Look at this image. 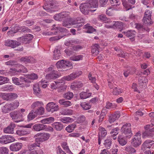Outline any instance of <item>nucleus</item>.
<instances>
[{
	"instance_id": "1",
	"label": "nucleus",
	"mask_w": 154,
	"mask_h": 154,
	"mask_svg": "<svg viewBox=\"0 0 154 154\" xmlns=\"http://www.w3.org/2000/svg\"><path fill=\"white\" fill-rule=\"evenodd\" d=\"M51 134L48 133L43 132L38 133L33 137L36 143L40 144V143L48 140L50 137Z\"/></svg>"
},
{
	"instance_id": "2",
	"label": "nucleus",
	"mask_w": 154,
	"mask_h": 154,
	"mask_svg": "<svg viewBox=\"0 0 154 154\" xmlns=\"http://www.w3.org/2000/svg\"><path fill=\"white\" fill-rule=\"evenodd\" d=\"M84 21V20L83 19H82L80 20H78L76 21L69 22L64 21L63 22L62 25L63 26L68 28L71 27V26L72 25H74V27H80L82 26V23Z\"/></svg>"
},
{
	"instance_id": "3",
	"label": "nucleus",
	"mask_w": 154,
	"mask_h": 154,
	"mask_svg": "<svg viewBox=\"0 0 154 154\" xmlns=\"http://www.w3.org/2000/svg\"><path fill=\"white\" fill-rule=\"evenodd\" d=\"M131 124L130 123H126L121 128V132L125 137L130 138L132 135L131 130Z\"/></svg>"
},
{
	"instance_id": "4",
	"label": "nucleus",
	"mask_w": 154,
	"mask_h": 154,
	"mask_svg": "<svg viewBox=\"0 0 154 154\" xmlns=\"http://www.w3.org/2000/svg\"><path fill=\"white\" fill-rule=\"evenodd\" d=\"M91 8V5L89 3H87L82 4L80 6L81 11L83 14L85 15L88 14L89 11L93 12L96 10V9L91 10L90 9Z\"/></svg>"
},
{
	"instance_id": "5",
	"label": "nucleus",
	"mask_w": 154,
	"mask_h": 154,
	"mask_svg": "<svg viewBox=\"0 0 154 154\" xmlns=\"http://www.w3.org/2000/svg\"><path fill=\"white\" fill-rule=\"evenodd\" d=\"M46 109L48 112L52 113L59 110L58 105L53 102L48 103L46 106Z\"/></svg>"
},
{
	"instance_id": "6",
	"label": "nucleus",
	"mask_w": 154,
	"mask_h": 154,
	"mask_svg": "<svg viewBox=\"0 0 154 154\" xmlns=\"http://www.w3.org/2000/svg\"><path fill=\"white\" fill-rule=\"evenodd\" d=\"M33 38V35L31 34H28L17 38V40L24 44L29 43Z\"/></svg>"
},
{
	"instance_id": "7",
	"label": "nucleus",
	"mask_w": 154,
	"mask_h": 154,
	"mask_svg": "<svg viewBox=\"0 0 154 154\" xmlns=\"http://www.w3.org/2000/svg\"><path fill=\"white\" fill-rule=\"evenodd\" d=\"M141 143L140 134L137 132L134 136V138L132 140L131 144L135 147L139 146Z\"/></svg>"
},
{
	"instance_id": "8",
	"label": "nucleus",
	"mask_w": 154,
	"mask_h": 154,
	"mask_svg": "<svg viewBox=\"0 0 154 154\" xmlns=\"http://www.w3.org/2000/svg\"><path fill=\"white\" fill-rule=\"evenodd\" d=\"M82 73V72L81 71H77L72 73L68 76L64 77L63 79L67 81H71L79 77L81 75Z\"/></svg>"
},
{
	"instance_id": "9",
	"label": "nucleus",
	"mask_w": 154,
	"mask_h": 154,
	"mask_svg": "<svg viewBox=\"0 0 154 154\" xmlns=\"http://www.w3.org/2000/svg\"><path fill=\"white\" fill-rule=\"evenodd\" d=\"M11 117L13 119H19L20 120L15 121V122H18L23 121L21 119L23 116V113L20 112L14 111L10 113Z\"/></svg>"
},
{
	"instance_id": "10",
	"label": "nucleus",
	"mask_w": 154,
	"mask_h": 154,
	"mask_svg": "<svg viewBox=\"0 0 154 154\" xmlns=\"http://www.w3.org/2000/svg\"><path fill=\"white\" fill-rule=\"evenodd\" d=\"M54 0H45V5L43 6L44 9L47 12L52 13L54 11L53 8L52 7L53 6V3Z\"/></svg>"
},
{
	"instance_id": "11",
	"label": "nucleus",
	"mask_w": 154,
	"mask_h": 154,
	"mask_svg": "<svg viewBox=\"0 0 154 154\" xmlns=\"http://www.w3.org/2000/svg\"><path fill=\"white\" fill-rule=\"evenodd\" d=\"M20 45V42L15 40L8 39L5 42V46L10 47L12 48H15Z\"/></svg>"
},
{
	"instance_id": "12",
	"label": "nucleus",
	"mask_w": 154,
	"mask_h": 154,
	"mask_svg": "<svg viewBox=\"0 0 154 154\" xmlns=\"http://www.w3.org/2000/svg\"><path fill=\"white\" fill-rule=\"evenodd\" d=\"M69 14L66 13H61L58 14H56L54 16V19L57 20L61 21L64 18L66 19L67 20L68 19Z\"/></svg>"
},
{
	"instance_id": "13",
	"label": "nucleus",
	"mask_w": 154,
	"mask_h": 154,
	"mask_svg": "<svg viewBox=\"0 0 154 154\" xmlns=\"http://www.w3.org/2000/svg\"><path fill=\"white\" fill-rule=\"evenodd\" d=\"M154 141L152 140H146L145 141L141 146V149L143 151L147 148L149 149L151 146L154 144Z\"/></svg>"
},
{
	"instance_id": "14",
	"label": "nucleus",
	"mask_w": 154,
	"mask_h": 154,
	"mask_svg": "<svg viewBox=\"0 0 154 154\" xmlns=\"http://www.w3.org/2000/svg\"><path fill=\"white\" fill-rule=\"evenodd\" d=\"M22 146L21 143H16L11 144L10 146V149L13 151H17L19 150Z\"/></svg>"
},
{
	"instance_id": "15",
	"label": "nucleus",
	"mask_w": 154,
	"mask_h": 154,
	"mask_svg": "<svg viewBox=\"0 0 154 154\" xmlns=\"http://www.w3.org/2000/svg\"><path fill=\"white\" fill-rule=\"evenodd\" d=\"M46 127L45 125L42 124L37 123L32 126V130L35 131H40L44 130Z\"/></svg>"
},
{
	"instance_id": "16",
	"label": "nucleus",
	"mask_w": 154,
	"mask_h": 154,
	"mask_svg": "<svg viewBox=\"0 0 154 154\" xmlns=\"http://www.w3.org/2000/svg\"><path fill=\"white\" fill-rule=\"evenodd\" d=\"M15 127V124L14 123H11L9 126L4 129L3 131L6 134H13Z\"/></svg>"
},
{
	"instance_id": "17",
	"label": "nucleus",
	"mask_w": 154,
	"mask_h": 154,
	"mask_svg": "<svg viewBox=\"0 0 154 154\" xmlns=\"http://www.w3.org/2000/svg\"><path fill=\"white\" fill-rule=\"evenodd\" d=\"M120 114L119 111H117L114 114L109 116V121L111 123L114 122L116 120L118 119L120 117Z\"/></svg>"
},
{
	"instance_id": "18",
	"label": "nucleus",
	"mask_w": 154,
	"mask_h": 154,
	"mask_svg": "<svg viewBox=\"0 0 154 154\" xmlns=\"http://www.w3.org/2000/svg\"><path fill=\"white\" fill-rule=\"evenodd\" d=\"M20 31V26H19L16 25L15 26L11 27V30L8 31L7 34L9 36H12L14 34Z\"/></svg>"
},
{
	"instance_id": "19",
	"label": "nucleus",
	"mask_w": 154,
	"mask_h": 154,
	"mask_svg": "<svg viewBox=\"0 0 154 154\" xmlns=\"http://www.w3.org/2000/svg\"><path fill=\"white\" fill-rule=\"evenodd\" d=\"M41 82H39L36 83L33 85V93L35 95L38 96L41 93V90L40 88V85Z\"/></svg>"
},
{
	"instance_id": "20",
	"label": "nucleus",
	"mask_w": 154,
	"mask_h": 154,
	"mask_svg": "<svg viewBox=\"0 0 154 154\" xmlns=\"http://www.w3.org/2000/svg\"><path fill=\"white\" fill-rule=\"evenodd\" d=\"M60 75V73L57 70H54L50 74L46 75V77L49 79H55L58 78Z\"/></svg>"
},
{
	"instance_id": "21",
	"label": "nucleus",
	"mask_w": 154,
	"mask_h": 154,
	"mask_svg": "<svg viewBox=\"0 0 154 154\" xmlns=\"http://www.w3.org/2000/svg\"><path fill=\"white\" fill-rule=\"evenodd\" d=\"M101 131L100 134H99L98 137V144L100 145L101 143V140L104 138L107 134L106 130L105 128L101 127L100 129Z\"/></svg>"
},
{
	"instance_id": "22",
	"label": "nucleus",
	"mask_w": 154,
	"mask_h": 154,
	"mask_svg": "<svg viewBox=\"0 0 154 154\" xmlns=\"http://www.w3.org/2000/svg\"><path fill=\"white\" fill-rule=\"evenodd\" d=\"M118 141L120 145L122 146L125 145L127 142V140L123 134L119 135L118 138Z\"/></svg>"
},
{
	"instance_id": "23",
	"label": "nucleus",
	"mask_w": 154,
	"mask_h": 154,
	"mask_svg": "<svg viewBox=\"0 0 154 154\" xmlns=\"http://www.w3.org/2000/svg\"><path fill=\"white\" fill-rule=\"evenodd\" d=\"M52 125L57 131H61L64 127V125L61 122H55L52 124Z\"/></svg>"
},
{
	"instance_id": "24",
	"label": "nucleus",
	"mask_w": 154,
	"mask_h": 154,
	"mask_svg": "<svg viewBox=\"0 0 154 154\" xmlns=\"http://www.w3.org/2000/svg\"><path fill=\"white\" fill-rule=\"evenodd\" d=\"M65 64V61L63 60L58 61L56 64L57 69H62L63 70L66 69Z\"/></svg>"
},
{
	"instance_id": "25",
	"label": "nucleus",
	"mask_w": 154,
	"mask_h": 154,
	"mask_svg": "<svg viewBox=\"0 0 154 154\" xmlns=\"http://www.w3.org/2000/svg\"><path fill=\"white\" fill-rule=\"evenodd\" d=\"M98 19L106 23H112V21L110 20L106 17V15L104 14H101L98 16Z\"/></svg>"
},
{
	"instance_id": "26",
	"label": "nucleus",
	"mask_w": 154,
	"mask_h": 154,
	"mask_svg": "<svg viewBox=\"0 0 154 154\" xmlns=\"http://www.w3.org/2000/svg\"><path fill=\"white\" fill-rule=\"evenodd\" d=\"M16 133L18 135L22 136L28 134L30 133V131L28 129H24L18 130Z\"/></svg>"
},
{
	"instance_id": "27",
	"label": "nucleus",
	"mask_w": 154,
	"mask_h": 154,
	"mask_svg": "<svg viewBox=\"0 0 154 154\" xmlns=\"http://www.w3.org/2000/svg\"><path fill=\"white\" fill-rule=\"evenodd\" d=\"M84 28L86 30V32L87 33H91L96 31V29L90 26V24L88 23L85 25Z\"/></svg>"
},
{
	"instance_id": "28",
	"label": "nucleus",
	"mask_w": 154,
	"mask_h": 154,
	"mask_svg": "<svg viewBox=\"0 0 154 154\" xmlns=\"http://www.w3.org/2000/svg\"><path fill=\"white\" fill-rule=\"evenodd\" d=\"M2 112L4 113H7L11 111L9 103H7L2 107Z\"/></svg>"
},
{
	"instance_id": "29",
	"label": "nucleus",
	"mask_w": 154,
	"mask_h": 154,
	"mask_svg": "<svg viewBox=\"0 0 154 154\" xmlns=\"http://www.w3.org/2000/svg\"><path fill=\"white\" fill-rule=\"evenodd\" d=\"M87 3L90 4L91 8H95L98 6V0H89Z\"/></svg>"
},
{
	"instance_id": "30",
	"label": "nucleus",
	"mask_w": 154,
	"mask_h": 154,
	"mask_svg": "<svg viewBox=\"0 0 154 154\" xmlns=\"http://www.w3.org/2000/svg\"><path fill=\"white\" fill-rule=\"evenodd\" d=\"M54 56L53 58L55 60H57L59 59L61 56V53L59 50L55 48L54 52Z\"/></svg>"
},
{
	"instance_id": "31",
	"label": "nucleus",
	"mask_w": 154,
	"mask_h": 154,
	"mask_svg": "<svg viewBox=\"0 0 154 154\" xmlns=\"http://www.w3.org/2000/svg\"><path fill=\"white\" fill-rule=\"evenodd\" d=\"M123 33L128 37H135V35L136 33L134 30H128L126 32H124Z\"/></svg>"
},
{
	"instance_id": "32",
	"label": "nucleus",
	"mask_w": 154,
	"mask_h": 154,
	"mask_svg": "<svg viewBox=\"0 0 154 154\" xmlns=\"http://www.w3.org/2000/svg\"><path fill=\"white\" fill-rule=\"evenodd\" d=\"M54 120V118L51 117L41 120V122L43 124H49L53 122Z\"/></svg>"
},
{
	"instance_id": "33",
	"label": "nucleus",
	"mask_w": 154,
	"mask_h": 154,
	"mask_svg": "<svg viewBox=\"0 0 154 154\" xmlns=\"http://www.w3.org/2000/svg\"><path fill=\"white\" fill-rule=\"evenodd\" d=\"M37 116V114L35 112L34 110H32L30 112L29 114L27 116L28 121H30L32 120Z\"/></svg>"
},
{
	"instance_id": "34",
	"label": "nucleus",
	"mask_w": 154,
	"mask_h": 154,
	"mask_svg": "<svg viewBox=\"0 0 154 154\" xmlns=\"http://www.w3.org/2000/svg\"><path fill=\"white\" fill-rule=\"evenodd\" d=\"M91 95V93L82 92L80 93V97L82 99H85L89 97Z\"/></svg>"
},
{
	"instance_id": "35",
	"label": "nucleus",
	"mask_w": 154,
	"mask_h": 154,
	"mask_svg": "<svg viewBox=\"0 0 154 154\" xmlns=\"http://www.w3.org/2000/svg\"><path fill=\"white\" fill-rule=\"evenodd\" d=\"M11 110L17 108L19 106V102L17 100H16L12 103H9Z\"/></svg>"
},
{
	"instance_id": "36",
	"label": "nucleus",
	"mask_w": 154,
	"mask_h": 154,
	"mask_svg": "<svg viewBox=\"0 0 154 154\" xmlns=\"http://www.w3.org/2000/svg\"><path fill=\"white\" fill-rule=\"evenodd\" d=\"M76 125L75 124H72L69 125L66 128V130L69 133L72 132L76 127Z\"/></svg>"
},
{
	"instance_id": "37",
	"label": "nucleus",
	"mask_w": 154,
	"mask_h": 154,
	"mask_svg": "<svg viewBox=\"0 0 154 154\" xmlns=\"http://www.w3.org/2000/svg\"><path fill=\"white\" fill-rule=\"evenodd\" d=\"M112 144V139L110 138H108L104 141L103 144L105 147L107 149H109L110 148Z\"/></svg>"
},
{
	"instance_id": "38",
	"label": "nucleus",
	"mask_w": 154,
	"mask_h": 154,
	"mask_svg": "<svg viewBox=\"0 0 154 154\" xmlns=\"http://www.w3.org/2000/svg\"><path fill=\"white\" fill-rule=\"evenodd\" d=\"M124 7L125 8L126 11H128L134 8L132 5H129L126 0H121Z\"/></svg>"
},
{
	"instance_id": "39",
	"label": "nucleus",
	"mask_w": 154,
	"mask_h": 154,
	"mask_svg": "<svg viewBox=\"0 0 154 154\" xmlns=\"http://www.w3.org/2000/svg\"><path fill=\"white\" fill-rule=\"evenodd\" d=\"M35 112V113L39 115H43L45 112V109L44 108L41 106L38 108L34 110Z\"/></svg>"
},
{
	"instance_id": "40",
	"label": "nucleus",
	"mask_w": 154,
	"mask_h": 154,
	"mask_svg": "<svg viewBox=\"0 0 154 154\" xmlns=\"http://www.w3.org/2000/svg\"><path fill=\"white\" fill-rule=\"evenodd\" d=\"M81 106L84 110H87L89 109L91 107V105H90L88 103H86L85 102H83L80 104Z\"/></svg>"
},
{
	"instance_id": "41",
	"label": "nucleus",
	"mask_w": 154,
	"mask_h": 154,
	"mask_svg": "<svg viewBox=\"0 0 154 154\" xmlns=\"http://www.w3.org/2000/svg\"><path fill=\"white\" fill-rule=\"evenodd\" d=\"M125 150L128 153H132L136 152V150L131 146H128L125 147Z\"/></svg>"
},
{
	"instance_id": "42",
	"label": "nucleus",
	"mask_w": 154,
	"mask_h": 154,
	"mask_svg": "<svg viewBox=\"0 0 154 154\" xmlns=\"http://www.w3.org/2000/svg\"><path fill=\"white\" fill-rule=\"evenodd\" d=\"M73 96V94L71 92H68L64 93L63 95V97L68 100H70Z\"/></svg>"
},
{
	"instance_id": "43",
	"label": "nucleus",
	"mask_w": 154,
	"mask_h": 154,
	"mask_svg": "<svg viewBox=\"0 0 154 154\" xmlns=\"http://www.w3.org/2000/svg\"><path fill=\"white\" fill-rule=\"evenodd\" d=\"M60 113L63 115H71L72 114L73 111L71 109H66L62 110Z\"/></svg>"
},
{
	"instance_id": "44",
	"label": "nucleus",
	"mask_w": 154,
	"mask_h": 154,
	"mask_svg": "<svg viewBox=\"0 0 154 154\" xmlns=\"http://www.w3.org/2000/svg\"><path fill=\"white\" fill-rule=\"evenodd\" d=\"M43 105V102L41 101H37L33 103L31 106V107L34 109L35 107H40Z\"/></svg>"
},
{
	"instance_id": "45",
	"label": "nucleus",
	"mask_w": 154,
	"mask_h": 154,
	"mask_svg": "<svg viewBox=\"0 0 154 154\" xmlns=\"http://www.w3.org/2000/svg\"><path fill=\"white\" fill-rule=\"evenodd\" d=\"M54 29L57 30V32H54V34L56 35L57 33H59L60 32H67V30L65 28H62L60 27H56Z\"/></svg>"
},
{
	"instance_id": "46",
	"label": "nucleus",
	"mask_w": 154,
	"mask_h": 154,
	"mask_svg": "<svg viewBox=\"0 0 154 154\" xmlns=\"http://www.w3.org/2000/svg\"><path fill=\"white\" fill-rule=\"evenodd\" d=\"M83 56L82 55L74 56L70 57V59L72 61H77L82 60Z\"/></svg>"
},
{
	"instance_id": "47",
	"label": "nucleus",
	"mask_w": 154,
	"mask_h": 154,
	"mask_svg": "<svg viewBox=\"0 0 154 154\" xmlns=\"http://www.w3.org/2000/svg\"><path fill=\"white\" fill-rule=\"evenodd\" d=\"M8 73L11 75H15L18 73V71L17 68H10Z\"/></svg>"
},
{
	"instance_id": "48",
	"label": "nucleus",
	"mask_w": 154,
	"mask_h": 154,
	"mask_svg": "<svg viewBox=\"0 0 154 154\" xmlns=\"http://www.w3.org/2000/svg\"><path fill=\"white\" fill-rule=\"evenodd\" d=\"M117 106V105L115 103L108 102L106 103V107L107 109H115Z\"/></svg>"
},
{
	"instance_id": "49",
	"label": "nucleus",
	"mask_w": 154,
	"mask_h": 154,
	"mask_svg": "<svg viewBox=\"0 0 154 154\" xmlns=\"http://www.w3.org/2000/svg\"><path fill=\"white\" fill-rule=\"evenodd\" d=\"M112 22L113 27L114 26L116 28H120L123 25V23L121 22L116 21Z\"/></svg>"
},
{
	"instance_id": "50",
	"label": "nucleus",
	"mask_w": 154,
	"mask_h": 154,
	"mask_svg": "<svg viewBox=\"0 0 154 154\" xmlns=\"http://www.w3.org/2000/svg\"><path fill=\"white\" fill-rule=\"evenodd\" d=\"M108 85L111 89H113L114 88L116 85L114 84V82L112 79H108Z\"/></svg>"
},
{
	"instance_id": "51",
	"label": "nucleus",
	"mask_w": 154,
	"mask_h": 154,
	"mask_svg": "<svg viewBox=\"0 0 154 154\" xmlns=\"http://www.w3.org/2000/svg\"><path fill=\"white\" fill-rule=\"evenodd\" d=\"M0 143L2 144L8 143L7 135L3 136L0 137Z\"/></svg>"
},
{
	"instance_id": "52",
	"label": "nucleus",
	"mask_w": 154,
	"mask_h": 154,
	"mask_svg": "<svg viewBox=\"0 0 154 154\" xmlns=\"http://www.w3.org/2000/svg\"><path fill=\"white\" fill-rule=\"evenodd\" d=\"M152 12L149 10H146L145 13L144 20H145L146 17L148 19H150L151 16Z\"/></svg>"
},
{
	"instance_id": "53",
	"label": "nucleus",
	"mask_w": 154,
	"mask_h": 154,
	"mask_svg": "<svg viewBox=\"0 0 154 154\" xmlns=\"http://www.w3.org/2000/svg\"><path fill=\"white\" fill-rule=\"evenodd\" d=\"M0 154H8V149L5 147H0Z\"/></svg>"
},
{
	"instance_id": "54",
	"label": "nucleus",
	"mask_w": 154,
	"mask_h": 154,
	"mask_svg": "<svg viewBox=\"0 0 154 154\" xmlns=\"http://www.w3.org/2000/svg\"><path fill=\"white\" fill-rule=\"evenodd\" d=\"M147 82V79L144 77H141L139 80V84L141 86L143 85L144 84H146Z\"/></svg>"
},
{
	"instance_id": "55",
	"label": "nucleus",
	"mask_w": 154,
	"mask_h": 154,
	"mask_svg": "<svg viewBox=\"0 0 154 154\" xmlns=\"http://www.w3.org/2000/svg\"><path fill=\"white\" fill-rule=\"evenodd\" d=\"M122 92L121 89L115 87L113 89L112 93L114 95H118Z\"/></svg>"
},
{
	"instance_id": "56",
	"label": "nucleus",
	"mask_w": 154,
	"mask_h": 154,
	"mask_svg": "<svg viewBox=\"0 0 154 154\" xmlns=\"http://www.w3.org/2000/svg\"><path fill=\"white\" fill-rule=\"evenodd\" d=\"M72 119L70 117H64L60 119V121L64 123L70 122Z\"/></svg>"
},
{
	"instance_id": "57",
	"label": "nucleus",
	"mask_w": 154,
	"mask_h": 154,
	"mask_svg": "<svg viewBox=\"0 0 154 154\" xmlns=\"http://www.w3.org/2000/svg\"><path fill=\"white\" fill-rule=\"evenodd\" d=\"M20 69H17L18 71V73L21 72L25 73L27 72V69L26 68L22 65H21L20 66Z\"/></svg>"
},
{
	"instance_id": "58",
	"label": "nucleus",
	"mask_w": 154,
	"mask_h": 154,
	"mask_svg": "<svg viewBox=\"0 0 154 154\" xmlns=\"http://www.w3.org/2000/svg\"><path fill=\"white\" fill-rule=\"evenodd\" d=\"M145 20H144V17L143 19V22L146 24L147 25H151L152 24V22L151 20V18L150 19H148L147 17L145 18Z\"/></svg>"
},
{
	"instance_id": "59",
	"label": "nucleus",
	"mask_w": 154,
	"mask_h": 154,
	"mask_svg": "<svg viewBox=\"0 0 154 154\" xmlns=\"http://www.w3.org/2000/svg\"><path fill=\"white\" fill-rule=\"evenodd\" d=\"M109 1L112 6L119 5L120 4L119 0H109Z\"/></svg>"
},
{
	"instance_id": "60",
	"label": "nucleus",
	"mask_w": 154,
	"mask_h": 154,
	"mask_svg": "<svg viewBox=\"0 0 154 154\" xmlns=\"http://www.w3.org/2000/svg\"><path fill=\"white\" fill-rule=\"evenodd\" d=\"M2 85L8 82L9 81V79L7 77L0 76Z\"/></svg>"
},
{
	"instance_id": "61",
	"label": "nucleus",
	"mask_w": 154,
	"mask_h": 154,
	"mask_svg": "<svg viewBox=\"0 0 154 154\" xmlns=\"http://www.w3.org/2000/svg\"><path fill=\"white\" fill-rule=\"evenodd\" d=\"M20 31L25 32H30V30L28 27L25 26H20Z\"/></svg>"
},
{
	"instance_id": "62",
	"label": "nucleus",
	"mask_w": 154,
	"mask_h": 154,
	"mask_svg": "<svg viewBox=\"0 0 154 154\" xmlns=\"http://www.w3.org/2000/svg\"><path fill=\"white\" fill-rule=\"evenodd\" d=\"M2 94V98L3 99L6 100H10V95L9 93L3 94Z\"/></svg>"
},
{
	"instance_id": "63",
	"label": "nucleus",
	"mask_w": 154,
	"mask_h": 154,
	"mask_svg": "<svg viewBox=\"0 0 154 154\" xmlns=\"http://www.w3.org/2000/svg\"><path fill=\"white\" fill-rule=\"evenodd\" d=\"M27 76L28 78L32 80L38 78L37 75L35 73L28 75Z\"/></svg>"
},
{
	"instance_id": "64",
	"label": "nucleus",
	"mask_w": 154,
	"mask_h": 154,
	"mask_svg": "<svg viewBox=\"0 0 154 154\" xmlns=\"http://www.w3.org/2000/svg\"><path fill=\"white\" fill-rule=\"evenodd\" d=\"M88 78L89 80L91 81V82L93 83H95L96 81V78L92 76V75L91 72L89 73V74Z\"/></svg>"
}]
</instances>
